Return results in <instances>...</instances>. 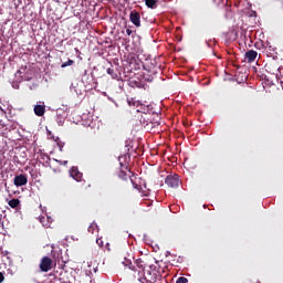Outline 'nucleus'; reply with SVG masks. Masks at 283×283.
Instances as JSON below:
<instances>
[{"label":"nucleus","instance_id":"nucleus-25","mask_svg":"<svg viewBox=\"0 0 283 283\" xmlns=\"http://www.w3.org/2000/svg\"><path fill=\"white\" fill-rule=\"evenodd\" d=\"M25 69H27V67H24V69L22 67L23 72H25Z\"/></svg>","mask_w":283,"mask_h":283},{"label":"nucleus","instance_id":"nucleus-12","mask_svg":"<svg viewBox=\"0 0 283 283\" xmlns=\"http://www.w3.org/2000/svg\"><path fill=\"white\" fill-rule=\"evenodd\" d=\"M122 264H124V266H128V269H130L132 271L134 269V266H132V261L129 259H124Z\"/></svg>","mask_w":283,"mask_h":283},{"label":"nucleus","instance_id":"nucleus-23","mask_svg":"<svg viewBox=\"0 0 283 283\" xmlns=\"http://www.w3.org/2000/svg\"><path fill=\"white\" fill-rule=\"evenodd\" d=\"M106 249L107 251H109V243H106Z\"/></svg>","mask_w":283,"mask_h":283},{"label":"nucleus","instance_id":"nucleus-17","mask_svg":"<svg viewBox=\"0 0 283 283\" xmlns=\"http://www.w3.org/2000/svg\"><path fill=\"white\" fill-rule=\"evenodd\" d=\"M189 280L185 276H180L179 279H177L176 283H188Z\"/></svg>","mask_w":283,"mask_h":283},{"label":"nucleus","instance_id":"nucleus-8","mask_svg":"<svg viewBox=\"0 0 283 283\" xmlns=\"http://www.w3.org/2000/svg\"><path fill=\"white\" fill-rule=\"evenodd\" d=\"M244 59L247 63H253L255 62V59H258V51L249 50L244 54Z\"/></svg>","mask_w":283,"mask_h":283},{"label":"nucleus","instance_id":"nucleus-15","mask_svg":"<svg viewBox=\"0 0 283 283\" xmlns=\"http://www.w3.org/2000/svg\"><path fill=\"white\" fill-rule=\"evenodd\" d=\"M74 63V60H69L67 62L62 63L61 67H70Z\"/></svg>","mask_w":283,"mask_h":283},{"label":"nucleus","instance_id":"nucleus-11","mask_svg":"<svg viewBox=\"0 0 283 283\" xmlns=\"http://www.w3.org/2000/svg\"><path fill=\"white\" fill-rule=\"evenodd\" d=\"M9 207H11V209H17V207H19V205H21V200L19 199H11L8 202Z\"/></svg>","mask_w":283,"mask_h":283},{"label":"nucleus","instance_id":"nucleus-18","mask_svg":"<svg viewBox=\"0 0 283 283\" xmlns=\"http://www.w3.org/2000/svg\"><path fill=\"white\" fill-rule=\"evenodd\" d=\"M96 244H98L101 248H103V238H97Z\"/></svg>","mask_w":283,"mask_h":283},{"label":"nucleus","instance_id":"nucleus-10","mask_svg":"<svg viewBox=\"0 0 283 283\" xmlns=\"http://www.w3.org/2000/svg\"><path fill=\"white\" fill-rule=\"evenodd\" d=\"M145 3L150 10H156V8H158V0H145Z\"/></svg>","mask_w":283,"mask_h":283},{"label":"nucleus","instance_id":"nucleus-6","mask_svg":"<svg viewBox=\"0 0 283 283\" xmlns=\"http://www.w3.org/2000/svg\"><path fill=\"white\" fill-rule=\"evenodd\" d=\"M129 21L133 22L136 28H140V13L136 10L130 11Z\"/></svg>","mask_w":283,"mask_h":283},{"label":"nucleus","instance_id":"nucleus-4","mask_svg":"<svg viewBox=\"0 0 283 283\" xmlns=\"http://www.w3.org/2000/svg\"><path fill=\"white\" fill-rule=\"evenodd\" d=\"M40 270L43 273H48V271H51L52 270V259L49 256L42 258L41 262H40Z\"/></svg>","mask_w":283,"mask_h":283},{"label":"nucleus","instance_id":"nucleus-24","mask_svg":"<svg viewBox=\"0 0 283 283\" xmlns=\"http://www.w3.org/2000/svg\"><path fill=\"white\" fill-rule=\"evenodd\" d=\"M63 165H67V161H64Z\"/></svg>","mask_w":283,"mask_h":283},{"label":"nucleus","instance_id":"nucleus-16","mask_svg":"<svg viewBox=\"0 0 283 283\" xmlns=\"http://www.w3.org/2000/svg\"><path fill=\"white\" fill-rule=\"evenodd\" d=\"M118 177L122 178V180H127V172L125 170H122L119 174H118Z\"/></svg>","mask_w":283,"mask_h":283},{"label":"nucleus","instance_id":"nucleus-14","mask_svg":"<svg viewBox=\"0 0 283 283\" xmlns=\"http://www.w3.org/2000/svg\"><path fill=\"white\" fill-rule=\"evenodd\" d=\"M96 229H98V226H96V223H92L88 227V233H94V231H96Z\"/></svg>","mask_w":283,"mask_h":283},{"label":"nucleus","instance_id":"nucleus-22","mask_svg":"<svg viewBox=\"0 0 283 283\" xmlns=\"http://www.w3.org/2000/svg\"><path fill=\"white\" fill-rule=\"evenodd\" d=\"M18 74H23V71H21V70H18V72H17Z\"/></svg>","mask_w":283,"mask_h":283},{"label":"nucleus","instance_id":"nucleus-5","mask_svg":"<svg viewBox=\"0 0 283 283\" xmlns=\"http://www.w3.org/2000/svg\"><path fill=\"white\" fill-rule=\"evenodd\" d=\"M13 185L15 187H25L28 185V175L21 174L14 177Z\"/></svg>","mask_w":283,"mask_h":283},{"label":"nucleus","instance_id":"nucleus-7","mask_svg":"<svg viewBox=\"0 0 283 283\" xmlns=\"http://www.w3.org/2000/svg\"><path fill=\"white\" fill-rule=\"evenodd\" d=\"M70 176L73 180H76V182H81V179L83 178V172L78 171V167H72L70 170Z\"/></svg>","mask_w":283,"mask_h":283},{"label":"nucleus","instance_id":"nucleus-2","mask_svg":"<svg viewBox=\"0 0 283 283\" xmlns=\"http://www.w3.org/2000/svg\"><path fill=\"white\" fill-rule=\"evenodd\" d=\"M150 271L147 272V276L144 279H139V283H156L158 282V277H160V274L158 271H156V265L149 266Z\"/></svg>","mask_w":283,"mask_h":283},{"label":"nucleus","instance_id":"nucleus-3","mask_svg":"<svg viewBox=\"0 0 283 283\" xmlns=\"http://www.w3.org/2000/svg\"><path fill=\"white\" fill-rule=\"evenodd\" d=\"M165 184L171 189H178L180 187V177L178 175H169L166 177Z\"/></svg>","mask_w":283,"mask_h":283},{"label":"nucleus","instance_id":"nucleus-21","mask_svg":"<svg viewBox=\"0 0 283 283\" xmlns=\"http://www.w3.org/2000/svg\"><path fill=\"white\" fill-rule=\"evenodd\" d=\"M6 280V276H3V273L0 272V283H2Z\"/></svg>","mask_w":283,"mask_h":283},{"label":"nucleus","instance_id":"nucleus-13","mask_svg":"<svg viewBox=\"0 0 283 283\" xmlns=\"http://www.w3.org/2000/svg\"><path fill=\"white\" fill-rule=\"evenodd\" d=\"M142 207H151V205H154L153 200L146 199L144 201H142Z\"/></svg>","mask_w":283,"mask_h":283},{"label":"nucleus","instance_id":"nucleus-19","mask_svg":"<svg viewBox=\"0 0 283 283\" xmlns=\"http://www.w3.org/2000/svg\"><path fill=\"white\" fill-rule=\"evenodd\" d=\"M107 74H109L114 78V69H107Z\"/></svg>","mask_w":283,"mask_h":283},{"label":"nucleus","instance_id":"nucleus-9","mask_svg":"<svg viewBox=\"0 0 283 283\" xmlns=\"http://www.w3.org/2000/svg\"><path fill=\"white\" fill-rule=\"evenodd\" d=\"M35 116H44L45 115V105H35L33 108Z\"/></svg>","mask_w":283,"mask_h":283},{"label":"nucleus","instance_id":"nucleus-1","mask_svg":"<svg viewBox=\"0 0 283 283\" xmlns=\"http://www.w3.org/2000/svg\"><path fill=\"white\" fill-rule=\"evenodd\" d=\"M136 266H133V271L135 273H137V275L135 274V277H137L138 282H140V280H145V277H147V274H145V269L147 268V264L145 263V261H143V259H137L135 261Z\"/></svg>","mask_w":283,"mask_h":283},{"label":"nucleus","instance_id":"nucleus-20","mask_svg":"<svg viewBox=\"0 0 283 283\" xmlns=\"http://www.w3.org/2000/svg\"><path fill=\"white\" fill-rule=\"evenodd\" d=\"M133 32H134V31H132V29H126V34H127L128 36H132Z\"/></svg>","mask_w":283,"mask_h":283}]
</instances>
